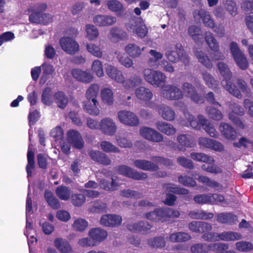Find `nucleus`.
Masks as SVG:
<instances>
[{
    "instance_id": "obj_14",
    "label": "nucleus",
    "mask_w": 253,
    "mask_h": 253,
    "mask_svg": "<svg viewBox=\"0 0 253 253\" xmlns=\"http://www.w3.org/2000/svg\"><path fill=\"white\" fill-rule=\"evenodd\" d=\"M99 127L102 132L108 135H113L117 130L115 122L109 118L103 119L99 123Z\"/></svg>"
},
{
    "instance_id": "obj_5",
    "label": "nucleus",
    "mask_w": 253,
    "mask_h": 253,
    "mask_svg": "<svg viewBox=\"0 0 253 253\" xmlns=\"http://www.w3.org/2000/svg\"><path fill=\"white\" fill-rule=\"evenodd\" d=\"M182 94L189 97L194 102L197 104L204 103V97L199 94L195 86L189 82H185L181 85Z\"/></svg>"
},
{
    "instance_id": "obj_2",
    "label": "nucleus",
    "mask_w": 253,
    "mask_h": 253,
    "mask_svg": "<svg viewBox=\"0 0 253 253\" xmlns=\"http://www.w3.org/2000/svg\"><path fill=\"white\" fill-rule=\"evenodd\" d=\"M217 67L220 74L224 78L225 80L222 81L221 83L225 89L232 95L238 98L242 97V94L240 90L237 86L232 84L229 80L230 79L232 73L230 72L227 65L223 62H219L217 64Z\"/></svg>"
},
{
    "instance_id": "obj_12",
    "label": "nucleus",
    "mask_w": 253,
    "mask_h": 253,
    "mask_svg": "<svg viewBox=\"0 0 253 253\" xmlns=\"http://www.w3.org/2000/svg\"><path fill=\"white\" fill-rule=\"evenodd\" d=\"M193 15L195 19L202 20L206 27L210 28H213L214 27V21L211 18L209 12L205 9L201 8L195 10Z\"/></svg>"
},
{
    "instance_id": "obj_59",
    "label": "nucleus",
    "mask_w": 253,
    "mask_h": 253,
    "mask_svg": "<svg viewBox=\"0 0 253 253\" xmlns=\"http://www.w3.org/2000/svg\"><path fill=\"white\" fill-rule=\"evenodd\" d=\"M236 249L241 252H248L253 250V244L247 241H239L236 243Z\"/></svg>"
},
{
    "instance_id": "obj_39",
    "label": "nucleus",
    "mask_w": 253,
    "mask_h": 253,
    "mask_svg": "<svg viewBox=\"0 0 253 253\" xmlns=\"http://www.w3.org/2000/svg\"><path fill=\"white\" fill-rule=\"evenodd\" d=\"M213 243L207 245L203 243H198L191 246L192 253H207L209 251H213Z\"/></svg>"
},
{
    "instance_id": "obj_9",
    "label": "nucleus",
    "mask_w": 253,
    "mask_h": 253,
    "mask_svg": "<svg viewBox=\"0 0 253 253\" xmlns=\"http://www.w3.org/2000/svg\"><path fill=\"white\" fill-rule=\"evenodd\" d=\"M118 170L119 173L134 180H144L147 177L146 173L143 172H139L135 171L126 166H120L118 167Z\"/></svg>"
},
{
    "instance_id": "obj_49",
    "label": "nucleus",
    "mask_w": 253,
    "mask_h": 253,
    "mask_svg": "<svg viewBox=\"0 0 253 253\" xmlns=\"http://www.w3.org/2000/svg\"><path fill=\"white\" fill-rule=\"evenodd\" d=\"M206 111L209 117L214 121H220L223 119V115L221 111L215 107L209 106L207 107Z\"/></svg>"
},
{
    "instance_id": "obj_1",
    "label": "nucleus",
    "mask_w": 253,
    "mask_h": 253,
    "mask_svg": "<svg viewBox=\"0 0 253 253\" xmlns=\"http://www.w3.org/2000/svg\"><path fill=\"white\" fill-rule=\"evenodd\" d=\"M180 215L179 211L170 208H156L154 211L147 212L145 218L155 222L164 223L169 218L178 217Z\"/></svg>"
},
{
    "instance_id": "obj_41",
    "label": "nucleus",
    "mask_w": 253,
    "mask_h": 253,
    "mask_svg": "<svg viewBox=\"0 0 253 253\" xmlns=\"http://www.w3.org/2000/svg\"><path fill=\"white\" fill-rule=\"evenodd\" d=\"M125 50L129 56L135 58L141 54L143 48H141L135 44L129 43L125 46Z\"/></svg>"
},
{
    "instance_id": "obj_17",
    "label": "nucleus",
    "mask_w": 253,
    "mask_h": 253,
    "mask_svg": "<svg viewBox=\"0 0 253 253\" xmlns=\"http://www.w3.org/2000/svg\"><path fill=\"white\" fill-rule=\"evenodd\" d=\"M122 221V217L115 214H105L100 219V223L107 227H115L121 224Z\"/></svg>"
},
{
    "instance_id": "obj_58",
    "label": "nucleus",
    "mask_w": 253,
    "mask_h": 253,
    "mask_svg": "<svg viewBox=\"0 0 253 253\" xmlns=\"http://www.w3.org/2000/svg\"><path fill=\"white\" fill-rule=\"evenodd\" d=\"M181 48H176L175 50H168L166 53L167 59L170 62L175 63L179 60Z\"/></svg>"
},
{
    "instance_id": "obj_35",
    "label": "nucleus",
    "mask_w": 253,
    "mask_h": 253,
    "mask_svg": "<svg viewBox=\"0 0 253 253\" xmlns=\"http://www.w3.org/2000/svg\"><path fill=\"white\" fill-rule=\"evenodd\" d=\"M54 99L57 107L61 109H64L67 105L69 101L67 95L61 91H58L54 93Z\"/></svg>"
},
{
    "instance_id": "obj_30",
    "label": "nucleus",
    "mask_w": 253,
    "mask_h": 253,
    "mask_svg": "<svg viewBox=\"0 0 253 253\" xmlns=\"http://www.w3.org/2000/svg\"><path fill=\"white\" fill-rule=\"evenodd\" d=\"M44 197L48 206L52 209L57 210L60 208L59 201L50 191L45 190L44 193Z\"/></svg>"
},
{
    "instance_id": "obj_43",
    "label": "nucleus",
    "mask_w": 253,
    "mask_h": 253,
    "mask_svg": "<svg viewBox=\"0 0 253 253\" xmlns=\"http://www.w3.org/2000/svg\"><path fill=\"white\" fill-rule=\"evenodd\" d=\"M27 161L26 169L27 177L32 176V170L35 168V156L34 152L29 147L27 152Z\"/></svg>"
},
{
    "instance_id": "obj_24",
    "label": "nucleus",
    "mask_w": 253,
    "mask_h": 253,
    "mask_svg": "<svg viewBox=\"0 0 253 253\" xmlns=\"http://www.w3.org/2000/svg\"><path fill=\"white\" fill-rule=\"evenodd\" d=\"M89 156L92 160L103 165H109L111 163L109 158L100 151L91 150L89 152Z\"/></svg>"
},
{
    "instance_id": "obj_33",
    "label": "nucleus",
    "mask_w": 253,
    "mask_h": 253,
    "mask_svg": "<svg viewBox=\"0 0 253 253\" xmlns=\"http://www.w3.org/2000/svg\"><path fill=\"white\" fill-rule=\"evenodd\" d=\"M107 205L102 201L96 200L91 202V206L88 209V211L93 213H101L106 212Z\"/></svg>"
},
{
    "instance_id": "obj_18",
    "label": "nucleus",
    "mask_w": 253,
    "mask_h": 253,
    "mask_svg": "<svg viewBox=\"0 0 253 253\" xmlns=\"http://www.w3.org/2000/svg\"><path fill=\"white\" fill-rule=\"evenodd\" d=\"M177 140L179 144L177 149L179 151H184L185 148H191L195 145L193 137L190 134L179 135L177 137Z\"/></svg>"
},
{
    "instance_id": "obj_52",
    "label": "nucleus",
    "mask_w": 253,
    "mask_h": 253,
    "mask_svg": "<svg viewBox=\"0 0 253 253\" xmlns=\"http://www.w3.org/2000/svg\"><path fill=\"white\" fill-rule=\"evenodd\" d=\"M222 1L225 9L231 15L234 16L238 14V8L234 0H222Z\"/></svg>"
},
{
    "instance_id": "obj_50",
    "label": "nucleus",
    "mask_w": 253,
    "mask_h": 253,
    "mask_svg": "<svg viewBox=\"0 0 253 253\" xmlns=\"http://www.w3.org/2000/svg\"><path fill=\"white\" fill-rule=\"evenodd\" d=\"M101 187L106 191H115L118 189L119 184L113 178L111 179V181L103 179L100 182Z\"/></svg>"
},
{
    "instance_id": "obj_42",
    "label": "nucleus",
    "mask_w": 253,
    "mask_h": 253,
    "mask_svg": "<svg viewBox=\"0 0 253 253\" xmlns=\"http://www.w3.org/2000/svg\"><path fill=\"white\" fill-rule=\"evenodd\" d=\"M188 215L192 219H210L213 217V214L211 212H207L204 211L196 210L190 211Z\"/></svg>"
},
{
    "instance_id": "obj_21",
    "label": "nucleus",
    "mask_w": 253,
    "mask_h": 253,
    "mask_svg": "<svg viewBox=\"0 0 253 253\" xmlns=\"http://www.w3.org/2000/svg\"><path fill=\"white\" fill-rule=\"evenodd\" d=\"M217 222L228 225H233L238 222L237 216L232 212H221L217 215Z\"/></svg>"
},
{
    "instance_id": "obj_19",
    "label": "nucleus",
    "mask_w": 253,
    "mask_h": 253,
    "mask_svg": "<svg viewBox=\"0 0 253 253\" xmlns=\"http://www.w3.org/2000/svg\"><path fill=\"white\" fill-rule=\"evenodd\" d=\"M127 227L131 232H141L143 233H147L150 231L152 226L146 221H140L133 224H128Z\"/></svg>"
},
{
    "instance_id": "obj_13",
    "label": "nucleus",
    "mask_w": 253,
    "mask_h": 253,
    "mask_svg": "<svg viewBox=\"0 0 253 253\" xmlns=\"http://www.w3.org/2000/svg\"><path fill=\"white\" fill-rule=\"evenodd\" d=\"M68 141L76 149H82L84 145V142L81 134L77 130L70 129L67 133Z\"/></svg>"
},
{
    "instance_id": "obj_44",
    "label": "nucleus",
    "mask_w": 253,
    "mask_h": 253,
    "mask_svg": "<svg viewBox=\"0 0 253 253\" xmlns=\"http://www.w3.org/2000/svg\"><path fill=\"white\" fill-rule=\"evenodd\" d=\"M190 157L194 161L209 164L214 163V160L211 157L202 153L192 152L190 154Z\"/></svg>"
},
{
    "instance_id": "obj_55",
    "label": "nucleus",
    "mask_w": 253,
    "mask_h": 253,
    "mask_svg": "<svg viewBox=\"0 0 253 253\" xmlns=\"http://www.w3.org/2000/svg\"><path fill=\"white\" fill-rule=\"evenodd\" d=\"M86 37L89 40H93L97 38L99 32L97 28L93 25H86Z\"/></svg>"
},
{
    "instance_id": "obj_11",
    "label": "nucleus",
    "mask_w": 253,
    "mask_h": 253,
    "mask_svg": "<svg viewBox=\"0 0 253 253\" xmlns=\"http://www.w3.org/2000/svg\"><path fill=\"white\" fill-rule=\"evenodd\" d=\"M140 133L143 137L152 142H160L163 141L164 139L162 134L149 127H142L140 129Z\"/></svg>"
},
{
    "instance_id": "obj_47",
    "label": "nucleus",
    "mask_w": 253,
    "mask_h": 253,
    "mask_svg": "<svg viewBox=\"0 0 253 253\" xmlns=\"http://www.w3.org/2000/svg\"><path fill=\"white\" fill-rule=\"evenodd\" d=\"M163 188L166 191L176 194L187 195L189 193V190L176 186L173 184L166 183L163 185Z\"/></svg>"
},
{
    "instance_id": "obj_61",
    "label": "nucleus",
    "mask_w": 253,
    "mask_h": 253,
    "mask_svg": "<svg viewBox=\"0 0 253 253\" xmlns=\"http://www.w3.org/2000/svg\"><path fill=\"white\" fill-rule=\"evenodd\" d=\"M178 181L181 184L190 187H194L196 185V182L194 178L186 175H180L178 177Z\"/></svg>"
},
{
    "instance_id": "obj_63",
    "label": "nucleus",
    "mask_w": 253,
    "mask_h": 253,
    "mask_svg": "<svg viewBox=\"0 0 253 253\" xmlns=\"http://www.w3.org/2000/svg\"><path fill=\"white\" fill-rule=\"evenodd\" d=\"M201 168L205 171L214 174L220 173L222 171L221 169L216 165H214V163L213 164L206 163V164L203 165Z\"/></svg>"
},
{
    "instance_id": "obj_15",
    "label": "nucleus",
    "mask_w": 253,
    "mask_h": 253,
    "mask_svg": "<svg viewBox=\"0 0 253 253\" xmlns=\"http://www.w3.org/2000/svg\"><path fill=\"white\" fill-rule=\"evenodd\" d=\"M108 36L110 41L113 43H118L128 38L127 34L125 30L115 26L110 30Z\"/></svg>"
},
{
    "instance_id": "obj_31",
    "label": "nucleus",
    "mask_w": 253,
    "mask_h": 253,
    "mask_svg": "<svg viewBox=\"0 0 253 253\" xmlns=\"http://www.w3.org/2000/svg\"><path fill=\"white\" fill-rule=\"evenodd\" d=\"M219 240L230 242L239 240L242 238L241 233L233 231H224L219 234Z\"/></svg>"
},
{
    "instance_id": "obj_54",
    "label": "nucleus",
    "mask_w": 253,
    "mask_h": 253,
    "mask_svg": "<svg viewBox=\"0 0 253 253\" xmlns=\"http://www.w3.org/2000/svg\"><path fill=\"white\" fill-rule=\"evenodd\" d=\"M101 98L103 101L108 105H111L114 102L113 93L111 89L105 88L101 90Z\"/></svg>"
},
{
    "instance_id": "obj_29",
    "label": "nucleus",
    "mask_w": 253,
    "mask_h": 253,
    "mask_svg": "<svg viewBox=\"0 0 253 253\" xmlns=\"http://www.w3.org/2000/svg\"><path fill=\"white\" fill-rule=\"evenodd\" d=\"M200 117L203 129H204L211 137L217 138L218 133L212 125L204 116H201Z\"/></svg>"
},
{
    "instance_id": "obj_23",
    "label": "nucleus",
    "mask_w": 253,
    "mask_h": 253,
    "mask_svg": "<svg viewBox=\"0 0 253 253\" xmlns=\"http://www.w3.org/2000/svg\"><path fill=\"white\" fill-rule=\"evenodd\" d=\"M160 115L165 120L171 121L174 120L175 113L170 107L163 104L159 106L157 108Z\"/></svg>"
},
{
    "instance_id": "obj_48",
    "label": "nucleus",
    "mask_w": 253,
    "mask_h": 253,
    "mask_svg": "<svg viewBox=\"0 0 253 253\" xmlns=\"http://www.w3.org/2000/svg\"><path fill=\"white\" fill-rule=\"evenodd\" d=\"M201 116H203L202 115H199L197 116V119L195 118L194 116L192 115L189 113H185V117L186 120L188 121L189 123L190 126L193 128H195L197 130H199L201 129L202 127V124L200 121V117Z\"/></svg>"
},
{
    "instance_id": "obj_46",
    "label": "nucleus",
    "mask_w": 253,
    "mask_h": 253,
    "mask_svg": "<svg viewBox=\"0 0 253 253\" xmlns=\"http://www.w3.org/2000/svg\"><path fill=\"white\" fill-rule=\"evenodd\" d=\"M99 90V87L97 84H92L87 89L85 93L86 100H91L95 102Z\"/></svg>"
},
{
    "instance_id": "obj_57",
    "label": "nucleus",
    "mask_w": 253,
    "mask_h": 253,
    "mask_svg": "<svg viewBox=\"0 0 253 253\" xmlns=\"http://www.w3.org/2000/svg\"><path fill=\"white\" fill-rule=\"evenodd\" d=\"M148 244L153 248H162L166 245V242L163 237H155L148 240Z\"/></svg>"
},
{
    "instance_id": "obj_16",
    "label": "nucleus",
    "mask_w": 253,
    "mask_h": 253,
    "mask_svg": "<svg viewBox=\"0 0 253 253\" xmlns=\"http://www.w3.org/2000/svg\"><path fill=\"white\" fill-rule=\"evenodd\" d=\"M117 21L116 17L110 15L98 14L93 19V23L99 27H107L112 26Z\"/></svg>"
},
{
    "instance_id": "obj_6",
    "label": "nucleus",
    "mask_w": 253,
    "mask_h": 253,
    "mask_svg": "<svg viewBox=\"0 0 253 253\" xmlns=\"http://www.w3.org/2000/svg\"><path fill=\"white\" fill-rule=\"evenodd\" d=\"M205 39L209 47L214 52V55L212 57V60L217 61L222 59L224 55L219 51L218 43L212 34L211 32H206Z\"/></svg>"
},
{
    "instance_id": "obj_34",
    "label": "nucleus",
    "mask_w": 253,
    "mask_h": 253,
    "mask_svg": "<svg viewBox=\"0 0 253 253\" xmlns=\"http://www.w3.org/2000/svg\"><path fill=\"white\" fill-rule=\"evenodd\" d=\"M135 94L139 99L145 102L150 101L153 97L150 90L143 86L137 88L135 90Z\"/></svg>"
},
{
    "instance_id": "obj_22",
    "label": "nucleus",
    "mask_w": 253,
    "mask_h": 253,
    "mask_svg": "<svg viewBox=\"0 0 253 253\" xmlns=\"http://www.w3.org/2000/svg\"><path fill=\"white\" fill-rule=\"evenodd\" d=\"M72 75L77 80L84 83H89L93 79V77L89 72L80 69H73Z\"/></svg>"
},
{
    "instance_id": "obj_38",
    "label": "nucleus",
    "mask_w": 253,
    "mask_h": 253,
    "mask_svg": "<svg viewBox=\"0 0 253 253\" xmlns=\"http://www.w3.org/2000/svg\"><path fill=\"white\" fill-rule=\"evenodd\" d=\"M83 109L87 113L91 115L97 116L99 114V109L97 107L98 102L96 100L95 102H92L91 100H85L84 101Z\"/></svg>"
},
{
    "instance_id": "obj_64",
    "label": "nucleus",
    "mask_w": 253,
    "mask_h": 253,
    "mask_svg": "<svg viewBox=\"0 0 253 253\" xmlns=\"http://www.w3.org/2000/svg\"><path fill=\"white\" fill-rule=\"evenodd\" d=\"M197 180L201 183L206 184L211 188H216L219 186V184L217 181L211 179L209 177L204 176H199Z\"/></svg>"
},
{
    "instance_id": "obj_56",
    "label": "nucleus",
    "mask_w": 253,
    "mask_h": 253,
    "mask_svg": "<svg viewBox=\"0 0 253 253\" xmlns=\"http://www.w3.org/2000/svg\"><path fill=\"white\" fill-rule=\"evenodd\" d=\"M141 78L137 76H134L130 79L125 80L122 83L126 88L135 87L141 83Z\"/></svg>"
},
{
    "instance_id": "obj_7",
    "label": "nucleus",
    "mask_w": 253,
    "mask_h": 253,
    "mask_svg": "<svg viewBox=\"0 0 253 253\" xmlns=\"http://www.w3.org/2000/svg\"><path fill=\"white\" fill-rule=\"evenodd\" d=\"M162 96L169 100H178L183 97L181 89L173 85H166L162 89Z\"/></svg>"
},
{
    "instance_id": "obj_53",
    "label": "nucleus",
    "mask_w": 253,
    "mask_h": 253,
    "mask_svg": "<svg viewBox=\"0 0 253 253\" xmlns=\"http://www.w3.org/2000/svg\"><path fill=\"white\" fill-rule=\"evenodd\" d=\"M106 5L110 11L116 13H121L124 9L123 4L117 0H108Z\"/></svg>"
},
{
    "instance_id": "obj_45",
    "label": "nucleus",
    "mask_w": 253,
    "mask_h": 253,
    "mask_svg": "<svg viewBox=\"0 0 253 253\" xmlns=\"http://www.w3.org/2000/svg\"><path fill=\"white\" fill-rule=\"evenodd\" d=\"M195 56L199 62L207 68L211 69L212 67V61L209 58L207 54L202 50H197L195 53Z\"/></svg>"
},
{
    "instance_id": "obj_40",
    "label": "nucleus",
    "mask_w": 253,
    "mask_h": 253,
    "mask_svg": "<svg viewBox=\"0 0 253 253\" xmlns=\"http://www.w3.org/2000/svg\"><path fill=\"white\" fill-rule=\"evenodd\" d=\"M71 190L64 185L58 186L55 189L56 196L61 200L68 201L70 199Z\"/></svg>"
},
{
    "instance_id": "obj_3",
    "label": "nucleus",
    "mask_w": 253,
    "mask_h": 253,
    "mask_svg": "<svg viewBox=\"0 0 253 253\" xmlns=\"http://www.w3.org/2000/svg\"><path fill=\"white\" fill-rule=\"evenodd\" d=\"M144 79L149 84L156 87L163 85L166 82V77L161 72L150 69L143 71Z\"/></svg>"
},
{
    "instance_id": "obj_10",
    "label": "nucleus",
    "mask_w": 253,
    "mask_h": 253,
    "mask_svg": "<svg viewBox=\"0 0 253 253\" xmlns=\"http://www.w3.org/2000/svg\"><path fill=\"white\" fill-rule=\"evenodd\" d=\"M60 44L62 49L70 55L75 54L79 50L78 43L68 37H62L60 40Z\"/></svg>"
},
{
    "instance_id": "obj_37",
    "label": "nucleus",
    "mask_w": 253,
    "mask_h": 253,
    "mask_svg": "<svg viewBox=\"0 0 253 253\" xmlns=\"http://www.w3.org/2000/svg\"><path fill=\"white\" fill-rule=\"evenodd\" d=\"M191 238L190 234L183 232L171 233L169 236V240L173 243H182L186 242L189 240Z\"/></svg>"
},
{
    "instance_id": "obj_4",
    "label": "nucleus",
    "mask_w": 253,
    "mask_h": 253,
    "mask_svg": "<svg viewBox=\"0 0 253 253\" xmlns=\"http://www.w3.org/2000/svg\"><path fill=\"white\" fill-rule=\"evenodd\" d=\"M230 49L232 56L240 69L245 70L249 66V63L244 54L241 52L237 43L232 42L230 44Z\"/></svg>"
},
{
    "instance_id": "obj_26",
    "label": "nucleus",
    "mask_w": 253,
    "mask_h": 253,
    "mask_svg": "<svg viewBox=\"0 0 253 253\" xmlns=\"http://www.w3.org/2000/svg\"><path fill=\"white\" fill-rule=\"evenodd\" d=\"M88 235L94 242L100 243L107 238L108 233L102 229L94 228L89 231Z\"/></svg>"
},
{
    "instance_id": "obj_51",
    "label": "nucleus",
    "mask_w": 253,
    "mask_h": 253,
    "mask_svg": "<svg viewBox=\"0 0 253 253\" xmlns=\"http://www.w3.org/2000/svg\"><path fill=\"white\" fill-rule=\"evenodd\" d=\"M70 198L71 203L73 206L76 207H81L86 201V198L84 194H72Z\"/></svg>"
},
{
    "instance_id": "obj_28",
    "label": "nucleus",
    "mask_w": 253,
    "mask_h": 253,
    "mask_svg": "<svg viewBox=\"0 0 253 253\" xmlns=\"http://www.w3.org/2000/svg\"><path fill=\"white\" fill-rule=\"evenodd\" d=\"M106 72L110 78L118 83H123L124 81L122 72L114 66H108L106 68Z\"/></svg>"
},
{
    "instance_id": "obj_25",
    "label": "nucleus",
    "mask_w": 253,
    "mask_h": 253,
    "mask_svg": "<svg viewBox=\"0 0 253 253\" xmlns=\"http://www.w3.org/2000/svg\"><path fill=\"white\" fill-rule=\"evenodd\" d=\"M134 165L136 168L146 171H157L159 169V167L157 164L145 160H135Z\"/></svg>"
},
{
    "instance_id": "obj_32",
    "label": "nucleus",
    "mask_w": 253,
    "mask_h": 253,
    "mask_svg": "<svg viewBox=\"0 0 253 253\" xmlns=\"http://www.w3.org/2000/svg\"><path fill=\"white\" fill-rule=\"evenodd\" d=\"M156 126L159 131L167 135H173L176 132L173 126L166 122L159 121L156 123Z\"/></svg>"
},
{
    "instance_id": "obj_27",
    "label": "nucleus",
    "mask_w": 253,
    "mask_h": 253,
    "mask_svg": "<svg viewBox=\"0 0 253 253\" xmlns=\"http://www.w3.org/2000/svg\"><path fill=\"white\" fill-rule=\"evenodd\" d=\"M54 244L61 253H72L73 252L71 245L66 239L57 238L54 240Z\"/></svg>"
},
{
    "instance_id": "obj_62",
    "label": "nucleus",
    "mask_w": 253,
    "mask_h": 253,
    "mask_svg": "<svg viewBox=\"0 0 253 253\" xmlns=\"http://www.w3.org/2000/svg\"><path fill=\"white\" fill-rule=\"evenodd\" d=\"M51 93L52 90L51 88L46 87L44 88L41 96V100L43 104L46 105H51Z\"/></svg>"
},
{
    "instance_id": "obj_20",
    "label": "nucleus",
    "mask_w": 253,
    "mask_h": 253,
    "mask_svg": "<svg viewBox=\"0 0 253 253\" xmlns=\"http://www.w3.org/2000/svg\"><path fill=\"white\" fill-rule=\"evenodd\" d=\"M219 130L224 137L228 140H234L237 138L235 129L229 124L221 123L219 126Z\"/></svg>"
},
{
    "instance_id": "obj_60",
    "label": "nucleus",
    "mask_w": 253,
    "mask_h": 253,
    "mask_svg": "<svg viewBox=\"0 0 253 253\" xmlns=\"http://www.w3.org/2000/svg\"><path fill=\"white\" fill-rule=\"evenodd\" d=\"M100 147L101 149L107 153L113 152V153H119L120 150L118 148L116 147L115 145L112 144L111 143L107 141H103L100 143Z\"/></svg>"
},
{
    "instance_id": "obj_36",
    "label": "nucleus",
    "mask_w": 253,
    "mask_h": 253,
    "mask_svg": "<svg viewBox=\"0 0 253 253\" xmlns=\"http://www.w3.org/2000/svg\"><path fill=\"white\" fill-rule=\"evenodd\" d=\"M42 74L40 78V84H44L47 80L49 77L54 72V69L50 64L44 63L42 65Z\"/></svg>"
},
{
    "instance_id": "obj_8",
    "label": "nucleus",
    "mask_w": 253,
    "mask_h": 253,
    "mask_svg": "<svg viewBox=\"0 0 253 253\" xmlns=\"http://www.w3.org/2000/svg\"><path fill=\"white\" fill-rule=\"evenodd\" d=\"M118 117L122 123L129 126H136L139 124V120L137 116L129 111H119L118 113Z\"/></svg>"
}]
</instances>
